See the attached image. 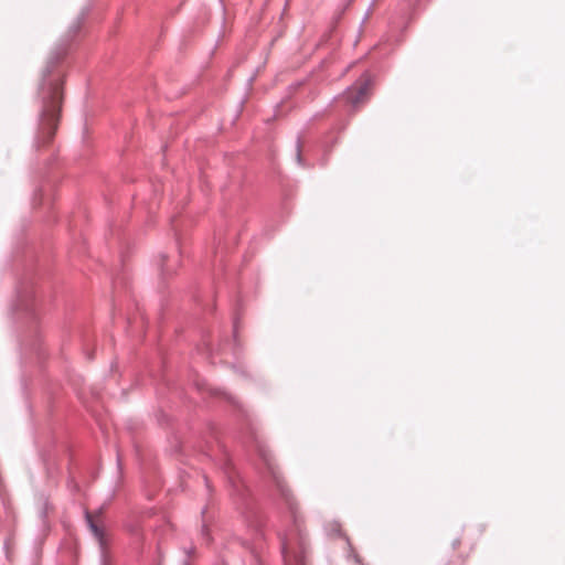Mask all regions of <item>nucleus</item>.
<instances>
[{
	"label": "nucleus",
	"instance_id": "nucleus-1",
	"mask_svg": "<svg viewBox=\"0 0 565 565\" xmlns=\"http://www.w3.org/2000/svg\"><path fill=\"white\" fill-rule=\"evenodd\" d=\"M62 103V87L55 83L51 86L50 98L44 103L41 130L46 135L47 141L53 137L58 121Z\"/></svg>",
	"mask_w": 565,
	"mask_h": 565
},
{
	"label": "nucleus",
	"instance_id": "nucleus-2",
	"mask_svg": "<svg viewBox=\"0 0 565 565\" xmlns=\"http://www.w3.org/2000/svg\"><path fill=\"white\" fill-rule=\"evenodd\" d=\"M370 79L362 77L356 85L348 92V100L354 106L365 103L370 96Z\"/></svg>",
	"mask_w": 565,
	"mask_h": 565
},
{
	"label": "nucleus",
	"instance_id": "nucleus-3",
	"mask_svg": "<svg viewBox=\"0 0 565 565\" xmlns=\"http://www.w3.org/2000/svg\"><path fill=\"white\" fill-rule=\"evenodd\" d=\"M284 554L286 565H307L305 550L297 552L291 542L284 544Z\"/></svg>",
	"mask_w": 565,
	"mask_h": 565
},
{
	"label": "nucleus",
	"instance_id": "nucleus-4",
	"mask_svg": "<svg viewBox=\"0 0 565 565\" xmlns=\"http://www.w3.org/2000/svg\"><path fill=\"white\" fill-rule=\"evenodd\" d=\"M86 516H87L89 527H90L92 532L94 533V535L98 539H102L103 532H102L100 527L98 526L97 520L95 519V516L90 513H87Z\"/></svg>",
	"mask_w": 565,
	"mask_h": 565
},
{
	"label": "nucleus",
	"instance_id": "nucleus-5",
	"mask_svg": "<svg viewBox=\"0 0 565 565\" xmlns=\"http://www.w3.org/2000/svg\"><path fill=\"white\" fill-rule=\"evenodd\" d=\"M353 557H354V561H355L356 564L365 565V564L362 563V559H361V557L359 555H354Z\"/></svg>",
	"mask_w": 565,
	"mask_h": 565
}]
</instances>
